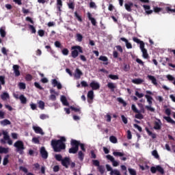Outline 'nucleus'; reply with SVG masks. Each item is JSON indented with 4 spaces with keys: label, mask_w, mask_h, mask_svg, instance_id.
Masks as SVG:
<instances>
[{
    "label": "nucleus",
    "mask_w": 175,
    "mask_h": 175,
    "mask_svg": "<svg viewBox=\"0 0 175 175\" xmlns=\"http://www.w3.org/2000/svg\"><path fill=\"white\" fill-rule=\"evenodd\" d=\"M34 85H35L36 88H38V90H43V87H42L40 85V84L38 82H35Z\"/></svg>",
    "instance_id": "052dcab7"
},
{
    "label": "nucleus",
    "mask_w": 175,
    "mask_h": 175,
    "mask_svg": "<svg viewBox=\"0 0 175 175\" xmlns=\"http://www.w3.org/2000/svg\"><path fill=\"white\" fill-rule=\"evenodd\" d=\"M0 35L1 38H5V36H6V31H5V27H1L0 28Z\"/></svg>",
    "instance_id": "2f4dec72"
},
{
    "label": "nucleus",
    "mask_w": 175,
    "mask_h": 175,
    "mask_svg": "<svg viewBox=\"0 0 175 175\" xmlns=\"http://www.w3.org/2000/svg\"><path fill=\"white\" fill-rule=\"evenodd\" d=\"M88 99H90L91 100H92V99H94V91L93 90H90L88 92Z\"/></svg>",
    "instance_id": "4c0bfd02"
},
{
    "label": "nucleus",
    "mask_w": 175,
    "mask_h": 175,
    "mask_svg": "<svg viewBox=\"0 0 175 175\" xmlns=\"http://www.w3.org/2000/svg\"><path fill=\"white\" fill-rule=\"evenodd\" d=\"M99 61H103V65H109V58L106 56L101 55L98 58Z\"/></svg>",
    "instance_id": "a211bd4d"
},
{
    "label": "nucleus",
    "mask_w": 175,
    "mask_h": 175,
    "mask_svg": "<svg viewBox=\"0 0 175 175\" xmlns=\"http://www.w3.org/2000/svg\"><path fill=\"white\" fill-rule=\"evenodd\" d=\"M19 170H22L24 173H28V169H27L25 167L21 166L19 167Z\"/></svg>",
    "instance_id": "69168bd1"
},
{
    "label": "nucleus",
    "mask_w": 175,
    "mask_h": 175,
    "mask_svg": "<svg viewBox=\"0 0 175 175\" xmlns=\"http://www.w3.org/2000/svg\"><path fill=\"white\" fill-rule=\"evenodd\" d=\"M148 79L152 81V84H154V85H157L158 84V83L157 82V78H155V77L152 75H148Z\"/></svg>",
    "instance_id": "393cba45"
},
{
    "label": "nucleus",
    "mask_w": 175,
    "mask_h": 175,
    "mask_svg": "<svg viewBox=\"0 0 175 175\" xmlns=\"http://www.w3.org/2000/svg\"><path fill=\"white\" fill-rule=\"evenodd\" d=\"M38 33L39 36L42 38V36H44V30L40 29V30H38Z\"/></svg>",
    "instance_id": "680f3d73"
},
{
    "label": "nucleus",
    "mask_w": 175,
    "mask_h": 175,
    "mask_svg": "<svg viewBox=\"0 0 175 175\" xmlns=\"http://www.w3.org/2000/svg\"><path fill=\"white\" fill-rule=\"evenodd\" d=\"M32 75H31V74H27L25 77V80L26 81H32Z\"/></svg>",
    "instance_id": "6e6d98bb"
},
{
    "label": "nucleus",
    "mask_w": 175,
    "mask_h": 175,
    "mask_svg": "<svg viewBox=\"0 0 175 175\" xmlns=\"http://www.w3.org/2000/svg\"><path fill=\"white\" fill-rule=\"evenodd\" d=\"M75 17H76V18L78 20V21H80V23H81L83 21V18H81V16H80V15H79L77 12H75Z\"/></svg>",
    "instance_id": "3c124183"
},
{
    "label": "nucleus",
    "mask_w": 175,
    "mask_h": 175,
    "mask_svg": "<svg viewBox=\"0 0 175 175\" xmlns=\"http://www.w3.org/2000/svg\"><path fill=\"white\" fill-rule=\"evenodd\" d=\"M77 39L78 42H83V36L80 33H77Z\"/></svg>",
    "instance_id": "bf43d9fd"
},
{
    "label": "nucleus",
    "mask_w": 175,
    "mask_h": 175,
    "mask_svg": "<svg viewBox=\"0 0 175 175\" xmlns=\"http://www.w3.org/2000/svg\"><path fill=\"white\" fill-rule=\"evenodd\" d=\"M131 109H132L133 111H134V113H139L137 108H136V105L133 104L131 105Z\"/></svg>",
    "instance_id": "e2e57ef3"
},
{
    "label": "nucleus",
    "mask_w": 175,
    "mask_h": 175,
    "mask_svg": "<svg viewBox=\"0 0 175 175\" xmlns=\"http://www.w3.org/2000/svg\"><path fill=\"white\" fill-rule=\"evenodd\" d=\"M13 70H14V73L15 74L16 77H18V76H20V75H21L20 66L14 65L13 66Z\"/></svg>",
    "instance_id": "4468645a"
},
{
    "label": "nucleus",
    "mask_w": 175,
    "mask_h": 175,
    "mask_svg": "<svg viewBox=\"0 0 175 175\" xmlns=\"http://www.w3.org/2000/svg\"><path fill=\"white\" fill-rule=\"evenodd\" d=\"M40 153L43 159H47V158H49V153L47 152V150H46V148L44 146L41 147Z\"/></svg>",
    "instance_id": "6e6552de"
},
{
    "label": "nucleus",
    "mask_w": 175,
    "mask_h": 175,
    "mask_svg": "<svg viewBox=\"0 0 175 175\" xmlns=\"http://www.w3.org/2000/svg\"><path fill=\"white\" fill-rule=\"evenodd\" d=\"M128 170H129V173L131 175H137L136 170H135L134 169H133V168H129Z\"/></svg>",
    "instance_id": "864d4df0"
},
{
    "label": "nucleus",
    "mask_w": 175,
    "mask_h": 175,
    "mask_svg": "<svg viewBox=\"0 0 175 175\" xmlns=\"http://www.w3.org/2000/svg\"><path fill=\"white\" fill-rule=\"evenodd\" d=\"M62 166H64L66 169H68L69 167V165H70V159L69 157H65L62 160Z\"/></svg>",
    "instance_id": "9d476101"
},
{
    "label": "nucleus",
    "mask_w": 175,
    "mask_h": 175,
    "mask_svg": "<svg viewBox=\"0 0 175 175\" xmlns=\"http://www.w3.org/2000/svg\"><path fill=\"white\" fill-rule=\"evenodd\" d=\"M88 18L91 21L92 25L95 27L96 25V20L94 18H92V14L90 12H88Z\"/></svg>",
    "instance_id": "aec40b11"
},
{
    "label": "nucleus",
    "mask_w": 175,
    "mask_h": 175,
    "mask_svg": "<svg viewBox=\"0 0 175 175\" xmlns=\"http://www.w3.org/2000/svg\"><path fill=\"white\" fill-rule=\"evenodd\" d=\"M74 76H75V79L79 80V79L81 78V76H83V72H81V70H80V69L76 68L75 73Z\"/></svg>",
    "instance_id": "dca6fc26"
},
{
    "label": "nucleus",
    "mask_w": 175,
    "mask_h": 175,
    "mask_svg": "<svg viewBox=\"0 0 175 175\" xmlns=\"http://www.w3.org/2000/svg\"><path fill=\"white\" fill-rule=\"evenodd\" d=\"M8 152H9V148L0 146V154H8Z\"/></svg>",
    "instance_id": "c85d7f7f"
},
{
    "label": "nucleus",
    "mask_w": 175,
    "mask_h": 175,
    "mask_svg": "<svg viewBox=\"0 0 175 175\" xmlns=\"http://www.w3.org/2000/svg\"><path fill=\"white\" fill-rule=\"evenodd\" d=\"M78 158L80 161H83L84 159V153L81 150L78 152Z\"/></svg>",
    "instance_id": "37998d69"
},
{
    "label": "nucleus",
    "mask_w": 175,
    "mask_h": 175,
    "mask_svg": "<svg viewBox=\"0 0 175 175\" xmlns=\"http://www.w3.org/2000/svg\"><path fill=\"white\" fill-rule=\"evenodd\" d=\"M117 100L119 103H121L123 105V107H126V102H125V100H124L121 97H118Z\"/></svg>",
    "instance_id": "7c9ffc66"
},
{
    "label": "nucleus",
    "mask_w": 175,
    "mask_h": 175,
    "mask_svg": "<svg viewBox=\"0 0 175 175\" xmlns=\"http://www.w3.org/2000/svg\"><path fill=\"white\" fill-rule=\"evenodd\" d=\"M52 85L53 87H57V90L62 89V85L61 84V83L58 82V81H57V79L52 80Z\"/></svg>",
    "instance_id": "2eb2a0df"
},
{
    "label": "nucleus",
    "mask_w": 175,
    "mask_h": 175,
    "mask_svg": "<svg viewBox=\"0 0 175 175\" xmlns=\"http://www.w3.org/2000/svg\"><path fill=\"white\" fill-rule=\"evenodd\" d=\"M145 130L146 131L148 136H151L152 139H156L157 138V134L153 133L150 131V129L147 127H146Z\"/></svg>",
    "instance_id": "b1692460"
},
{
    "label": "nucleus",
    "mask_w": 175,
    "mask_h": 175,
    "mask_svg": "<svg viewBox=\"0 0 175 175\" xmlns=\"http://www.w3.org/2000/svg\"><path fill=\"white\" fill-rule=\"evenodd\" d=\"M70 144L72 148L68 150L69 154H77L79 151V145L80 144V141L76 139H71Z\"/></svg>",
    "instance_id": "7ed1b4c3"
},
{
    "label": "nucleus",
    "mask_w": 175,
    "mask_h": 175,
    "mask_svg": "<svg viewBox=\"0 0 175 175\" xmlns=\"http://www.w3.org/2000/svg\"><path fill=\"white\" fill-rule=\"evenodd\" d=\"M71 57H72L74 59L77 58L79 57V53L81 54H83V47L76 45L71 47Z\"/></svg>",
    "instance_id": "20e7f679"
},
{
    "label": "nucleus",
    "mask_w": 175,
    "mask_h": 175,
    "mask_svg": "<svg viewBox=\"0 0 175 175\" xmlns=\"http://www.w3.org/2000/svg\"><path fill=\"white\" fill-rule=\"evenodd\" d=\"M120 40L125 42L126 49H132V44H131L126 38H120Z\"/></svg>",
    "instance_id": "412c9836"
},
{
    "label": "nucleus",
    "mask_w": 175,
    "mask_h": 175,
    "mask_svg": "<svg viewBox=\"0 0 175 175\" xmlns=\"http://www.w3.org/2000/svg\"><path fill=\"white\" fill-rule=\"evenodd\" d=\"M40 137H34L32 138L31 142L32 143H33L34 144H40V140H39Z\"/></svg>",
    "instance_id": "c9c22d12"
},
{
    "label": "nucleus",
    "mask_w": 175,
    "mask_h": 175,
    "mask_svg": "<svg viewBox=\"0 0 175 175\" xmlns=\"http://www.w3.org/2000/svg\"><path fill=\"white\" fill-rule=\"evenodd\" d=\"M68 9H71V10H75V2L70 1L68 3Z\"/></svg>",
    "instance_id": "79ce46f5"
},
{
    "label": "nucleus",
    "mask_w": 175,
    "mask_h": 175,
    "mask_svg": "<svg viewBox=\"0 0 175 175\" xmlns=\"http://www.w3.org/2000/svg\"><path fill=\"white\" fill-rule=\"evenodd\" d=\"M132 83H133V84L139 85L142 84V83H144V80L140 78L134 79L132 80Z\"/></svg>",
    "instance_id": "5701e85b"
},
{
    "label": "nucleus",
    "mask_w": 175,
    "mask_h": 175,
    "mask_svg": "<svg viewBox=\"0 0 175 175\" xmlns=\"http://www.w3.org/2000/svg\"><path fill=\"white\" fill-rule=\"evenodd\" d=\"M14 147H16V152H18L20 155H23L24 154V150H25V147L24 146V142L23 141H16L14 144Z\"/></svg>",
    "instance_id": "39448f33"
},
{
    "label": "nucleus",
    "mask_w": 175,
    "mask_h": 175,
    "mask_svg": "<svg viewBox=\"0 0 175 175\" xmlns=\"http://www.w3.org/2000/svg\"><path fill=\"white\" fill-rule=\"evenodd\" d=\"M143 8H144L146 14H152V13L154 12L153 10H150V9H151V6H150V5H144Z\"/></svg>",
    "instance_id": "6ab92c4d"
},
{
    "label": "nucleus",
    "mask_w": 175,
    "mask_h": 175,
    "mask_svg": "<svg viewBox=\"0 0 175 175\" xmlns=\"http://www.w3.org/2000/svg\"><path fill=\"white\" fill-rule=\"evenodd\" d=\"M62 53L63 54V55H68L69 54V50L66 48L64 49L62 51Z\"/></svg>",
    "instance_id": "13d9d810"
},
{
    "label": "nucleus",
    "mask_w": 175,
    "mask_h": 175,
    "mask_svg": "<svg viewBox=\"0 0 175 175\" xmlns=\"http://www.w3.org/2000/svg\"><path fill=\"white\" fill-rule=\"evenodd\" d=\"M33 129L36 133H40V134L43 133V130H42V128L39 126H33Z\"/></svg>",
    "instance_id": "a878e982"
},
{
    "label": "nucleus",
    "mask_w": 175,
    "mask_h": 175,
    "mask_svg": "<svg viewBox=\"0 0 175 175\" xmlns=\"http://www.w3.org/2000/svg\"><path fill=\"white\" fill-rule=\"evenodd\" d=\"M135 95L137 96V98H143L144 96V94L143 93H139L138 91H135Z\"/></svg>",
    "instance_id": "5fc2aeb1"
},
{
    "label": "nucleus",
    "mask_w": 175,
    "mask_h": 175,
    "mask_svg": "<svg viewBox=\"0 0 175 175\" xmlns=\"http://www.w3.org/2000/svg\"><path fill=\"white\" fill-rule=\"evenodd\" d=\"M152 155L156 159H159V154H158V151L157 150H154L152 152Z\"/></svg>",
    "instance_id": "a19ab883"
},
{
    "label": "nucleus",
    "mask_w": 175,
    "mask_h": 175,
    "mask_svg": "<svg viewBox=\"0 0 175 175\" xmlns=\"http://www.w3.org/2000/svg\"><path fill=\"white\" fill-rule=\"evenodd\" d=\"M70 109L72 111H75V113H79V114H81V109L80 108H76L75 107L71 106Z\"/></svg>",
    "instance_id": "72a5a7b5"
},
{
    "label": "nucleus",
    "mask_w": 175,
    "mask_h": 175,
    "mask_svg": "<svg viewBox=\"0 0 175 175\" xmlns=\"http://www.w3.org/2000/svg\"><path fill=\"white\" fill-rule=\"evenodd\" d=\"M150 172L152 174H155L157 172H159L161 174H165V170L161 165H157L156 167H151Z\"/></svg>",
    "instance_id": "0eeeda50"
},
{
    "label": "nucleus",
    "mask_w": 175,
    "mask_h": 175,
    "mask_svg": "<svg viewBox=\"0 0 175 175\" xmlns=\"http://www.w3.org/2000/svg\"><path fill=\"white\" fill-rule=\"evenodd\" d=\"M135 118H137V120H143V118H144V116H143V114L140 113V111H139V113H137V114H135Z\"/></svg>",
    "instance_id": "a18cd8bd"
},
{
    "label": "nucleus",
    "mask_w": 175,
    "mask_h": 175,
    "mask_svg": "<svg viewBox=\"0 0 175 175\" xmlns=\"http://www.w3.org/2000/svg\"><path fill=\"white\" fill-rule=\"evenodd\" d=\"M153 128L156 131H161L162 129V122H161V120L158 119L157 122H154Z\"/></svg>",
    "instance_id": "ddd939ff"
},
{
    "label": "nucleus",
    "mask_w": 175,
    "mask_h": 175,
    "mask_svg": "<svg viewBox=\"0 0 175 175\" xmlns=\"http://www.w3.org/2000/svg\"><path fill=\"white\" fill-rule=\"evenodd\" d=\"M65 142H66V138L65 137H61L59 139L51 140V145L55 152H61L62 150H65V148H66Z\"/></svg>",
    "instance_id": "f257e3e1"
},
{
    "label": "nucleus",
    "mask_w": 175,
    "mask_h": 175,
    "mask_svg": "<svg viewBox=\"0 0 175 175\" xmlns=\"http://www.w3.org/2000/svg\"><path fill=\"white\" fill-rule=\"evenodd\" d=\"M154 13H175V9H171L170 7H165V9L163 8L153 7V10Z\"/></svg>",
    "instance_id": "f03ea898"
},
{
    "label": "nucleus",
    "mask_w": 175,
    "mask_h": 175,
    "mask_svg": "<svg viewBox=\"0 0 175 175\" xmlns=\"http://www.w3.org/2000/svg\"><path fill=\"white\" fill-rule=\"evenodd\" d=\"M109 79H111V80H118L120 77H118V75H108Z\"/></svg>",
    "instance_id": "c03bdc74"
},
{
    "label": "nucleus",
    "mask_w": 175,
    "mask_h": 175,
    "mask_svg": "<svg viewBox=\"0 0 175 175\" xmlns=\"http://www.w3.org/2000/svg\"><path fill=\"white\" fill-rule=\"evenodd\" d=\"M3 135L4 140H8V144H9V146H12V144H13V141L10 139V136H9L8 131H3Z\"/></svg>",
    "instance_id": "1a4fd4ad"
},
{
    "label": "nucleus",
    "mask_w": 175,
    "mask_h": 175,
    "mask_svg": "<svg viewBox=\"0 0 175 175\" xmlns=\"http://www.w3.org/2000/svg\"><path fill=\"white\" fill-rule=\"evenodd\" d=\"M133 5V3H130V4L126 3V4L124 5L125 9L127 10V12H132L131 6H132Z\"/></svg>",
    "instance_id": "ea45409f"
},
{
    "label": "nucleus",
    "mask_w": 175,
    "mask_h": 175,
    "mask_svg": "<svg viewBox=\"0 0 175 175\" xmlns=\"http://www.w3.org/2000/svg\"><path fill=\"white\" fill-rule=\"evenodd\" d=\"M106 158L112 163L113 166H114L115 167H116V166H118V162L114 159V157H113V156L108 154L106 156Z\"/></svg>",
    "instance_id": "f8f14e48"
},
{
    "label": "nucleus",
    "mask_w": 175,
    "mask_h": 175,
    "mask_svg": "<svg viewBox=\"0 0 175 175\" xmlns=\"http://www.w3.org/2000/svg\"><path fill=\"white\" fill-rule=\"evenodd\" d=\"M113 155H114V157H124V154L123 152H113Z\"/></svg>",
    "instance_id": "8fccbe9b"
},
{
    "label": "nucleus",
    "mask_w": 175,
    "mask_h": 175,
    "mask_svg": "<svg viewBox=\"0 0 175 175\" xmlns=\"http://www.w3.org/2000/svg\"><path fill=\"white\" fill-rule=\"evenodd\" d=\"M145 98L147 99V102L149 105H152V97L148 94L145 95Z\"/></svg>",
    "instance_id": "f704fd0d"
},
{
    "label": "nucleus",
    "mask_w": 175,
    "mask_h": 175,
    "mask_svg": "<svg viewBox=\"0 0 175 175\" xmlns=\"http://www.w3.org/2000/svg\"><path fill=\"white\" fill-rule=\"evenodd\" d=\"M165 113L167 116H164L163 117L164 120H165L167 121V122H169L170 124H172V125H174L175 124V121L173 119H172V118H170V116L172 114V109H170V108H167L165 110Z\"/></svg>",
    "instance_id": "423d86ee"
},
{
    "label": "nucleus",
    "mask_w": 175,
    "mask_h": 175,
    "mask_svg": "<svg viewBox=\"0 0 175 175\" xmlns=\"http://www.w3.org/2000/svg\"><path fill=\"white\" fill-rule=\"evenodd\" d=\"M29 29L31 31V33H36V29L33 25H29Z\"/></svg>",
    "instance_id": "de8ad7c7"
},
{
    "label": "nucleus",
    "mask_w": 175,
    "mask_h": 175,
    "mask_svg": "<svg viewBox=\"0 0 175 175\" xmlns=\"http://www.w3.org/2000/svg\"><path fill=\"white\" fill-rule=\"evenodd\" d=\"M0 124L1 125H3V126H6V125H10V124H12V122H10V120H9L8 119H5V120L1 121Z\"/></svg>",
    "instance_id": "cd10ccee"
},
{
    "label": "nucleus",
    "mask_w": 175,
    "mask_h": 175,
    "mask_svg": "<svg viewBox=\"0 0 175 175\" xmlns=\"http://www.w3.org/2000/svg\"><path fill=\"white\" fill-rule=\"evenodd\" d=\"M107 87L110 90L111 92H114L116 91V88H117V86H116V83L109 82L107 85Z\"/></svg>",
    "instance_id": "f3484780"
},
{
    "label": "nucleus",
    "mask_w": 175,
    "mask_h": 175,
    "mask_svg": "<svg viewBox=\"0 0 175 175\" xmlns=\"http://www.w3.org/2000/svg\"><path fill=\"white\" fill-rule=\"evenodd\" d=\"M10 96H9V94L4 92L1 95V98L2 99V100H6V99H9Z\"/></svg>",
    "instance_id": "473e14b6"
},
{
    "label": "nucleus",
    "mask_w": 175,
    "mask_h": 175,
    "mask_svg": "<svg viewBox=\"0 0 175 175\" xmlns=\"http://www.w3.org/2000/svg\"><path fill=\"white\" fill-rule=\"evenodd\" d=\"M19 100H21V103H22V105H26L27 98H26L25 96H24L23 94H21L19 96Z\"/></svg>",
    "instance_id": "bb28decb"
},
{
    "label": "nucleus",
    "mask_w": 175,
    "mask_h": 175,
    "mask_svg": "<svg viewBox=\"0 0 175 175\" xmlns=\"http://www.w3.org/2000/svg\"><path fill=\"white\" fill-rule=\"evenodd\" d=\"M60 100L64 105V106H69V103L68 102V100L66 99V96H62L60 98Z\"/></svg>",
    "instance_id": "4be33fe9"
},
{
    "label": "nucleus",
    "mask_w": 175,
    "mask_h": 175,
    "mask_svg": "<svg viewBox=\"0 0 175 175\" xmlns=\"http://www.w3.org/2000/svg\"><path fill=\"white\" fill-rule=\"evenodd\" d=\"M122 120L123 121L124 124H128V119L125 117V116H121Z\"/></svg>",
    "instance_id": "338daca9"
},
{
    "label": "nucleus",
    "mask_w": 175,
    "mask_h": 175,
    "mask_svg": "<svg viewBox=\"0 0 175 175\" xmlns=\"http://www.w3.org/2000/svg\"><path fill=\"white\" fill-rule=\"evenodd\" d=\"M142 57L145 58V59H147L148 58V53H147V49H143L142 51Z\"/></svg>",
    "instance_id": "58836bf2"
},
{
    "label": "nucleus",
    "mask_w": 175,
    "mask_h": 175,
    "mask_svg": "<svg viewBox=\"0 0 175 175\" xmlns=\"http://www.w3.org/2000/svg\"><path fill=\"white\" fill-rule=\"evenodd\" d=\"M20 90H25L26 85L25 83L21 82L18 83Z\"/></svg>",
    "instance_id": "4d7b16f0"
},
{
    "label": "nucleus",
    "mask_w": 175,
    "mask_h": 175,
    "mask_svg": "<svg viewBox=\"0 0 175 175\" xmlns=\"http://www.w3.org/2000/svg\"><path fill=\"white\" fill-rule=\"evenodd\" d=\"M9 154L5 156L3 160V166H6L9 163Z\"/></svg>",
    "instance_id": "c756f323"
},
{
    "label": "nucleus",
    "mask_w": 175,
    "mask_h": 175,
    "mask_svg": "<svg viewBox=\"0 0 175 175\" xmlns=\"http://www.w3.org/2000/svg\"><path fill=\"white\" fill-rule=\"evenodd\" d=\"M55 158L56 161H58L59 162H62V155L61 154H55Z\"/></svg>",
    "instance_id": "09e8293b"
},
{
    "label": "nucleus",
    "mask_w": 175,
    "mask_h": 175,
    "mask_svg": "<svg viewBox=\"0 0 175 175\" xmlns=\"http://www.w3.org/2000/svg\"><path fill=\"white\" fill-rule=\"evenodd\" d=\"M109 142H111V143H113V144H116V143L118 142L117 137H116V136H114V135L110 136Z\"/></svg>",
    "instance_id": "e433bc0d"
},
{
    "label": "nucleus",
    "mask_w": 175,
    "mask_h": 175,
    "mask_svg": "<svg viewBox=\"0 0 175 175\" xmlns=\"http://www.w3.org/2000/svg\"><path fill=\"white\" fill-rule=\"evenodd\" d=\"M125 17L126 18V20H128V21H133V18L131 14H126Z\"/></svg>",
    "instance_id": "0e129e2a"
},
{
    "label": "nucleus",
    "mask_w": 175,
    "mask_h": 175,
    "mask_svg": "<svg viewBox=\"0 0 175 175\" xmlns=\"http://www.w3.org/2000/svg\"><path fill=\"white\" fill-rule=\"evenodd\" d=\"M38 107L41 109V110H44V102L40 100L38 103Z\"/></svg>",
    "instance_id": "49530a36"
},
{
    "label": "nucleus",
    "mask_w": 175,
    "mask_h": 175,
    "mask_svg": "<svg viewBox=\"0 0 175 175\" xmlns=\"http://www.w3.org/2000/svg\"><path fill=\"white\" fill-rule=\"evenodd\" d=\"M90 87H91L93 90L96 91V90H99V88H100V85H99L98 82L93 81L90 83Z\"/></svg>",
    "instance_id": "9b49d317"
},
{
    "label": "nucleus",
    "mask_w": 175,
    "mask_h": 175,
    "mask_svg": "<svg viewBox=\"0 0 175 175\" xmlns=\"http://www.w3.org/2000/svg\"><path fill=\"white\" fill-rule=\"evenodd\" d=\"M110 175H121V172L118 170H114L110 172Z\"/></svg>",
    "instance_id": "603ef678"
},
{
    "label": "nucleus",
    "mask_w": 175,
    "mask_h": 175,
    "mask_svg": "<svg viewBox=\"0 0 175 175\" xmlns=\"http://www.w3.org/2000/svg\"><path fill=\"white\" fill-rule=\"evenodd\" d=\"M0 83L2 85H5V77L0 76Z\"/></svg>",
    "instance_id": "774afa93"
}]
</instances>
